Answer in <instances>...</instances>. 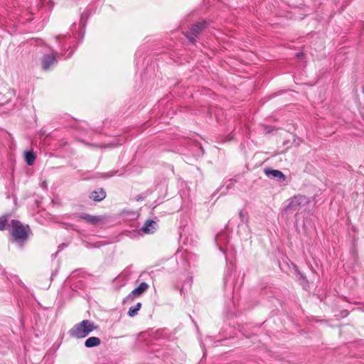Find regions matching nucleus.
<instances>
[{
  "instance_id": "12",
  "label": "nucleus",
  "mask_w": 364,
  "mask_h": 364,
  "mask_svg": "<svg viewBox=\"0 0 364 364\" xmlns=\"http://www.w3.org/2000/svg\"><path fill=\"white\" fill-rule=\"evenodd\" d=\"M141 307V304L140 302H138L136 305L130 307L128 311L129 316H130V317L135 316L138 314V311L140 310Z\"/></svg>"
},
{
  "instance_id": "6",
  "label": "nucleus",
  "mask_w": 364,
  "mask_h": 364,
  "mask_svg": "<svg viewBox=\"0 0 364 364\" xmlns=\"http://www.w3.org/2000/svg\"><path fill=\"white\" fill-rule=\"evenodd\" d=\"M149 289V285L146 282H141L137 287L134 289L127 296L126 301H132L136 297H139Z\"/></svg>"
},
{
  "instance_id": "7",
  "label": "nucleus",
  "mask_w": 364,
  "mask_h": 364,
  "mask_svg": "<svg viewBox=\"0 0 364 364\" xmlns=\"http://www.w3.org/2000/svg\"><path fill=\"white\" fill-rule=\"evenodd\" d=\"M264 173L270 178H275L279 181H284L286 180L285 175L279 170L272 168H265Z\"/></svg>"
},
{
  "instance_id": "8",
  "label": "nucleus",
  "mask_w": 364,
  "mask_h": 364,
  "mask_svg": "<svg viewBox=\"0 0 364 364\" xmlns=\"http://www.w3.org/2000/svg\"><path fill=\"white\" fill-rule=\"evenodd\" d=\"M79 220H85L87 223L95 225L102 220L100 216L91 215L87 213H81L77 216Z\"/></svg>"
},
{
  "instance_id": "20",
  "label": "nucleus",
  "mask_w": 364,
  "mask_h": 364,
  "mask_svg": "<svg viewBox=\"0 0 364 364\" xmlns=\"http://www.w3.org/2000/svg\"><path fill=\"white\" fill-rule=\"evenodd\" d=\"M301 55H302V53H297V54H296V55H297L298 57L301 56Z\"/></svg>"
},
{
  "instance_id": "21",
  "label": "nucleus",
  "mask_w": 364,
  "mask_h": 364,
  "mask_svg": "<svg viewBox=\"0 0 364 364\" xmlns=\"http://www.w3.org/2000/svg\"><path fill=\"white\" fill-rule=\"evenodd\" d=\"M363 92L364 93V88L363 89Z\"/></svg>"
},
{
  "instance_id": "10",
  "label": "nucleus",
  "mask_w": 364,
  "mask_h": 364,
  "mask_svg": "<svg viewBox=\"0 0 364 364\" xmlns=\"http://www.w3.org/2000/svg\"><path fill=\"white\" fill-rule=\"evenodd\" d=\"M156 223L154 220H147L144 226L141 228V230L147 234L153 233L156 230Z\"/></svg>"
},
{
  "instance_id": "4",
  "label": "nucleus",
  "mask_w": 364,
  "mask_h": 364,
  "mask_svg": "<svg viewBox=\"0 0 364 364\" xmlns=\"http://www.w3.org/2000/svg\"><path fill=\"white\" fill-rule=\"evenodd\" d=\"M205 26L206 23L205 21L198 22L192 26L189 31L186 33L185 36L191 43H194L198 35L205 29Z\"/></svg>"
},
{
  "instance_id": "13",
  "label": "nucleus",
  "mask_w": 364,
  "mask_h": 364,
  "mask_svg": "<svg viewBox=\"0 0 364 364\" xmlns=\"http://www.w3.org/2000/svg\"><path fill=\"white\" fill-rule=\"evenodd\" d=\"M25 159L26 163L31 166L33 164L35 159H36V155L33 151H26L25 152Z\"/></svg>"
},
{
  "instance_id": "2",
  "label": "nucleus",
  "mask_w": 364,
  "mask_h": 364,
  "mask_svg": "<svg viewBox=\"0 0 364 364\" xmlns=\"http://www.w3.org/2000/svg\"><path fill=\"white\" fill-rule=\"evenodd\" d=\"M97 328L93 321L90 320H83L81 322L74 325L69 330V335L75 338H82L86 337L90 333Z\"/></svg>"
},
{
  "instance_id": "5",
  "label": "nucleus",
  "mask_w": 364,
  "mask_h": 364,
  "mask_svg": "<svg viewBox=\"0 0 364 364\" xmlns=\"http://www.w3.org/2000/svg\"><path fill=\"white\" fill-rule=\"evenodd\" d=\"M58 56V53L57 52H53L50 54H45L43 55L41 60L42 68L43 70H48L53 65L57 63V57Z\"/></svg>"
},
{
  "instance_id": "19",
  "label": "nucleus",
  "mask_w": 364,
  "mask_h": 364,
  "mask_svg": "<svg viewBox=\"0 0 364 364\" xmlns=\"http://www.w3.org/2000/svg\"><path fill=\"white\" fill-rule=\"evenodd\" d=\"M219 249L220 251H223L225 253V251L223 250V249L221 247H220Z\"/></svg>"
},
{
  "instance_id": "3",
  "label": "nucleus",
  "mask_w": 364,
  "mask_h": 364,
  "mask_svg": "<svg viewBox=\"0 0 364 364\" xmlns=\"http://www.w3.org/2000/svg\"><path fill=\"white\" fill-rule=\"evenodd\" d=\"M310 203L309 198L304 195H296L289 199V204L284 208V212L299 211L301 208L308 205Z\"/></svg>"
},
{
  "instance_id": "18",
  "label": "nucleus",
  "mask_w": 364,
  "mask_h": 364,
  "mask_svg": "<svg viewBox=\"0 0 364 364\" xmlns=\"http://www.w3.org/2000/svg\"><path fill=\"white\" fill-rule=\"evenodd\" d=\"M239 215L241 219L243 218V212L242 210L239 213Z\"/></svg>"
},
{
  "instance_id": "15",
  "label": "nucleus",
  "mask_w": 364,
  "mask_h": 364,
  "mask_svg": "<svg viewBox=\"0 0 364 364\" xmlns=\"http://www.w3.org/2000/svg\"><path fill=\"white\" fill-rule=\"evenodd\" d=\"M223 236H224V235H223V234H222V233L218 234V235L216 236V238H215L216 241H220V239H221V237H223Z\"/></svg>"
},
{
  "instance_id": "14",
  "label": "nucleus",
  "mask_w": 364,
  "mask_h": 364,
  "mask_svg": "<svg viewBox=\"0 0 364 364\" xmlns=\"http://www.w3.org/2000/svg\"><path fill=\"white\" fill-rule=\"evenodd\" d=\"M8 225V215H3L0 218V230H6Z\"/></svg>"
},
{
  "instance_id": "1",
  "label": "nucleus",
  "mask_w": 364,
  "mask_h": 364,
  "mask_svg": "<svg viewBox=\"0 0 364 364\" xmlns=\"http://www.w3.org/2000/svg\"><path fill=\"white\" fill-rule=\"evenodd\" d=\"M11 240L23 247L28 240L32 231L28 225H23L18 220H11L10 224Z\"/></svg>"
},
{
  "instance_id": "11",
  "label": "nucleus",
  "mask_w": 364,
  "mask_h": 364,
  "mask_svg": "<svg viewBox=\"0 0 364 364\" xmlns=\"http://www.w3.org/2000/svg\"><path fill=\"white\" fill-rule=\"evenodd\" d=\"M101 343V340L98 337L92 336L88 338L85 342V346L87 348H94L100 346Z\"/></svg>"
},
{
  "instance_id": "17",
  "label": "nucleus",
  "mask_w": 364,
  "mask_h": 364,
  "mask_svg": "<svg viewBox=\"0 0 364 364\" xmlns=\"http://www.w3.org/2000/svg\"><path fill=\"white\" fill-rule=\"evenodd\" d=\"M64 49H67L68 50L69 49H71V46H70V45L69 44L68 46H65Z\"/></svg>"
},
{
  "instance_id": "16",
  "label": "nucleus",
  "mask_w": 364,
  "mask_h": 364,
  "mask_svg": "<svg viewBox=\"0 0 364 364\" xmlns=\"http://www.w3.org/2000/svg\"><path fill=\"white\" fill-rule=\"evenodd\" d=\"M74 50L73 49H71L70 51L69 52V53L67 55L66 58H69L71 56V55L73 54Z\"/></svg>"
},
{
  "instance_id": "9",
  "label": "nucleus",
  "mask_w": 364,
  "mask_h": 364,
  "mask_svg": "<svg viewBox=\"0 0 364 364\" xmlns=\"http://www.w3.org/2000/svg\"><path fill=\"white\" fill-rule=\"evenodd\" d=\"M105 197H106V192L102 188L93 191L90 195V198L97 202L102 200L103 199L105 198Z\"/></svg>"
}]
</instances>
